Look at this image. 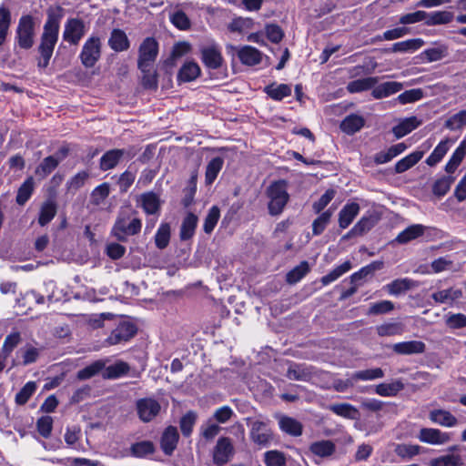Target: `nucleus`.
Returning <instances> with one entry per match:
<instances>
[{"instance_id": "f257e3e1", "label": "nucleus", "mask_w": 466, "mask_h": 466, "mask_svg": "<svg viewBox=\"0 0 466 466\" xmlns=\"http://www.w3.org/2000/svg\"><path fill=\"white\" fill-rule=\"evenodd\" d=\"M63 17V8L58 6L56 10L47 11V19L44 25L43 33L40 38L38 53L40 58L37 66L39 68H46L53 56V52L58 40L60 20Z\"/></svg>"}, {"instance_id": "f03ea898", "label": "nucleus", "mask_w": 466, "mask_h": 466, "mask_svg": "<svg viewBox=\"0 0 466 466\" xmlns=\"http://www.w3.org/2000/svg\"><path fill=\"white\" fill-rule=\"evenodd\" d=\"M132 209H122L119 211L114 226L112 235L121 242H126L131 236L137 235L142 228V221Z\"/></svg>"}, {"instance_id": "7ed1b4c3", "label": "nucleus", "mask_w": 466, "mask_h": 466, "mask_svg": "<svg viewBox=\"0 0 466 466\" xmlns=\"http://www.w3.org/2000/svg\"><path fill=\"white\" fill-rule=\"evenodd\" d=\"M266 195L269 199L268 213L272 216L279 215L289 199L286 180L280 179L271 183L267 188Z\"/></svg>"}, {"instance_id": "20e7f679", "label": "nucleus", "mask_w": 466, "mask_h": 466, "mask_svg": "<svg viewBox=\"0 0 466 466\" xmlns=\"http://www.w3.org/2000/svg\"><path fill=\"white\" fill-rule=\"evenodd\" d=\"M35 20L31 15H23L15 30V41L19 47L30 49L35 43Z\"/></svg>"}, {"instance_id": "39448f33", "label": "nucleus", "mask_w": 466, "mask_h": 466, "mask_svg": "<svg viewBox=\"0 0 466 466\" xmlns=\"http://www.w3.org/2000/svg\"><path fill=\"white\" fill-rule=\"evenodd\" d=\"M102 40L96 35H91L84 43L79 59L86 68L93 67L101 58Z\"/></svg>"}, {"instance_id": "423d86ee", "label": "nucleus", "mask_w": 466, "mask_h": 466, "mask_svg": "<svg viewBox=\"0 0 466 466\" xmlns=\"http://www.w3.org/2000/svg\"><path fill=\"white\" fill-rule=\"evenodd\" d=\"M158 54V43L153 37H147L138 48V69L153 66Z\"/></svg>"}, {"instance_id": "0eeeda50", "label": "nucleus", "mask_w": 466, "mask_h": 466, "mask_svg": "<svg viewBox=\"0 0 466 466\" xmlns=\"http://www.w3.org/2000/svg\"><path fill=\"white\" fill-rule=\"evenodd\" d=\"M136 410L139 420L147 423L158 416L161 411V405L154 398H141L136 401Z\"/></svg>"}, {"instance_id": "6e6552de", "label": "nucleus", "mask_w": 466, "mask_h": 466, "mask_svg": "<svg viewBox=\"0 0 466 466\" xmlns=\"http://www.w3.org/2000/svg\"><path fill=\"white\" fill-rule=\"evenodd\" d=\"M67 154L68 149L66 147H61L54 155L45 157L35 167V176L40 179L46 178L67 157Z\"/></svg>"}, {"instance_id": "1a4fd4ad", "label": "nucleus", "mask_w": 466, "mask_h": 466, "mask_svg": "<svg viewBox=\"0 0 466 466\" xmlns=\"http://www.w3.org/2000/svg\"><path fill=\"white\" fill-rule=\"evenodd\" d=\"M235 453L232 441L228 437H220L213 449V462L217 466L227 464Z\"/></svg>"}, {"instance_id": "9d476101", "label": "nucleus", "mask_w": 466, "mask_h": 466, "mask_svg": "<svg viewBox=\"0 0 466 466\" xmlns=\"http://www.w3.org/2000/svg\"><path fill=\"white\" fill-rule=\"evenodd\" d=\"M250 439L258 445L266 447L272 440V431L267 422L248 419Z\"/></svg>"}, {"instance_id": "9b49d317", "label": "nucleus", "mask_w": 466, "mask_h": 466, "mask_svg": "<svg viewBox=\"0 0 466 466\" xmlns=\"http://www.w3.org/2000/svg\"><path fill=\"white\" fill-rule=\"evenodd\" d=\"M86 35V25L82 19L69 18L65 24L63 39L70 45H77Z\"/></svg>"}, {"instance_id": "f8f14e48", "label": "nucleus", "mask_w": 466, "mask_h": 466, "mask_svg": "<svg viewBox=\"0 0 466 466\" xmlns=\"http://www.w3.org/2000/svg\"><path fill=\"white\" fill-rule=\"evenodd\" d=\"M137 327L129 321L120 322L106 339L109 346L128 341L137 333Z\"/></svg>"}, {"instance_id": "ddd939ff", "label": "nucleus", "mask_w": 466, "mask_h": 466, "mask_svg": "<svg viewBox=\"0 0 466 466\" xmlns=\"http://www.w3.org/2000/svg\"><path fill=\"white\" fill-rule=\"evenodd\" d=\"M418 439L424 443L431 445H443L451 440L450 432L441 431L434 428H422L420 429Z\"/></svg>"}, {"instance_id": "4468645a", "label": "nucleus", "mask_w": 466, "mask_h": 466, "mask_svg": "<svg viewBox=\"0 0 466 466\" xmlns=\"http://www.w3.org/2000/svg\"><path fill=\"white\" fill-rule=\"evenodd\" d=\"M201 59L204 65L211 69L219 68L223 63V57L218 46L215 45L206 46L201 48Z\"/></svg>"}, {"instance_id": "2eb2a0df", "label": "nucleus", "mask_w": 466, "mask_h": 466, "mask_svg": "<svg viewBox=\"0 0 466 466\" xmlns=\"http://www.w3.org/2000/svg\"><path fill=\"white\" fill-rule=\"evenodd\" d=\"M230 47L237 51L238 57L241 63L246 66H256L262 60V53L253 46H244L241 47Z\"/></svg>"}, {"instance_id": "dca6fc26", "label": "nucleus", "mask_w": 466, "mask_h": 466, "mask_svg": "<svg viewBox=\"0 0 466 466\" xmlns=\"http://www.w3.org/2000/svg\"><path fill=\"white\" fill-rule=\"evenodd\" d=\"M141 208L147 215H158L161 208V200L157 194L152 191L143 193L139 197Z\"/></svg>"}, {"instance_id": "f3484780", "label": "nucleus", "mask_w": 466, "mask_h": 466, "mask_svg": "<svg viewBox=\"0 0 466 466\" xmlns=\"http://www.w3.org/2000/svg\"><path fill=\"white\" fill-rule=\"evenodd\" d=\"M178 432L176 427L168 426L161 437V449L166 455H171L178 442Z\"/></svg>"}, {"instance_id": "a211bd4d", "label": "nucleus", "mask_w": 466, "mask_h": 466, "mask_svg": "<svg viewBox=\"0 0 466 466\" xmlns=\"http://www.w3.org/2000/svg\"><path fill=\"white\" fill-rule=\"evenodd\" d=\"M426 345L424 342L420 340H410L395 343L392 346V350L397 354L400 355H411L420 354L425 351Z\"/></svg>"}, {"instance_id": "6ab92c4d", "label": "nucleus", "mask_w": 466, "mask_h": 466, "mask_svg": "<svg viewBox=\"0 0 466 466\" xmlns=\"http://www.w3.org/2000/svg\"><path fill=\"white\" fill-rule=\"evenodd\" d=\"M360 207L356 202L347 203L339 213V226L340 228H348L359 215Z\"/></svg>"}, {"instance_id": "aec40b11", "label": "nucleus", "mask_w": 466, "mask_h": 466, "mask_svg": "<svg viewBox=\"0 0 466 466\" xmlns=\"http://www.w3.org/2000/svg\"><path fill=\"white\" fill-rule=\"evenodd\" d=\"M108 46L115 52H123L129 48L130 42L123 30L113 29L108 39Z\"/></svg>"}, {"instance_id": "412c9836", "label": "nucleus", "mask_w": 466, "mask_h": 466, "mask_svg": "<svg viewBox=\"0 0 466 466\" xmlns=\"http://www.w3.org/2000/svg\"><path fill=\"white\" fill-rule=\"evenodd\" d=\"M403 88V84L395 81L384 82L375 86L372 89V96L376 99L387 97L390 95L400 92Z\"/></svg>"}, {"instance_id": "4be33fe9", "label": "nucleus", "mask_w": 466, "mask_h": 466, "mask_svg": "<svg viewBox=\"0 0 466 466\" xmlns=\"http://www.w3.org/2000/svg\"><path fill=\"white\" fill-rule=\"evenodd\" d=\"M430 420L441 426L451 428L458 424V420L449 410H433L429 414Z\"/></svg>"}, {"instance_id": "5701e85b", "label": "nucleus", "mask_w": 466, "mask_h": 466, "mask_svg": "<svg viewBox=\"0 0 466 466\" xmlns=\"http://www.w3.org/2000/svg\"><path fill=\"white\" fill-rule=\"evenodd\" d=\"M279 426L283 432L293 437L300 436L303 431L301 422L289 416H280L279 419Z\"/></svg>"}, {"instance_id": "b1692460", "label": "nucleus", "mask_w": 466, "mask_h": 466, "mask_svg": "<svg viewBox=\"0 0 466 466\" xmlns=\"http://www.w3.org/2000/svg\"><path fill=\"white\" fill-rule=\"evenodd\" d=\"M421 125V121L417 116H410L402 119L392 128V133L397 138L403 137Z\"/></svg>"}, {"instance_id": "393cba45", "label": "nucleus", "mask_w": 466, "mask_h": 466, "mask_svg": "<svg viewBox=\"0 0 466 466\" xmlns=\"http://www.w3.org/2000/svg\"><path fill=\"white\" fill-rule=\"evenodd\" d=\"M309 451L318 457L326 458L331 456L336 450L335 444L329 440H322L312 442L309 447Z\"/></svg>"}, {"instance_id": "a878e982", "label": "nucleus", "mask_w": 466, "mask_h": 466, "mask_svg": "<svg viewBox=\"0 0 466 466\" xmlns=\"http://www.w3.org/2000/svg\"><path fill=\"white\" fill-rule=\"evenodd\" d=\"M425 229L426 227L421 224H413L400 232L396 238V241L400 244H406L422 236Z\"/></svg>"}, {"instance_id": "bb28decb", "label": "nucleus", "mask_w": 466, "mask_h": 466, "mask_svg": "<svg viewBox=\"0 0 466 466\" xmlns=\"http://www.w3.org/2000/svg\"><path fill=\"white\" fill-rule=\"evenodd\" d=\"M125 154L124 149H111L106 152L100 158V168L104 171L114 168Z\"/></svg>"}, {"instance_id": "cd10ccee", "label": "nucleus", "mask_w": 466, "mask_h": 466, "mask_svg": "<svg viewBox=\"0 0 466 466\" xmlns=\"http://www.w3.org/2000/svg\"><path fill=\"white\" fill-rule=\"evenodd\" d=\"M418 286V283L410 279H398L388 285H386V289L390 295L398 296L402 292L410 290Z\"/></svg>"}, {"instance_id": "c85d7f7f", "label": "nucleus", "mask_w": 466, "mask_h": 466, "mask_svg": "<svg viewBox=\"0 0 466 466\" xmlns=\"http://www.w3.org/2000/svg\"><path fill=\"white\" fill-rule=\"evenodd\" d=\"M462 297V291L459 289H447L432 293L431 298L437 303L452 304Z\"/></svg>"}, {"instance_id": "c756f323", "label": "nucleus", "mask_w": 466, "mask_h": 466, "mask_svg": "<svg viewBox=\"0 0 466 466\" xmlns=\"http://www.w3.org/2000/svg\"><path fill=\"white\" fill-rule=\"evenodd\" d=\"M198 218L193 213H188L182 221L179 237L181 240L190 239L198 226Z\"/></svg>"}, {"instance_id": "7c9ffc66", "label": "nucleus", "mask_w": 466, "mask_h": 466, "mask_svg": "<svg viewBox=\"0 0 466 466\" xmlns=\"http://www.w3.org/2000/svg\"><path fill=\"white\" fill-rule=\"evenodd\" d=\"M129 370L130 367L127 362L118 360L112 365L105 366L102 375L104 379L115 380L127 374Z\"/></svg>"}, {"instance_id": "2f4dec72", "label": "nucleus", "mask_w": 466, "mask_h": 466, "mask_svg": "<svg viewBox=\"0 0 466 466\" xmlns=\"http://www.w3.org/2000/svg\"><path fill=\"white\" fill-rule=\"evenodd\" d=\"M264 92L273 100L280 101L291 95V87L287 84H270L264 88Z\"/></svg>"}, {"instance_id": "473e14b6", "label": "nucleus", "mask_w": 466, "mask_h": 466, "mask_svg": "<svg viewBox=\"0 0 466 466\" xmlns=\"http://www.w3.org/2000/svg\"><path fill=\"white\" fill-rule=\"evenodd\" d=\"M364 123L365 120L362 116L352 114L344 118L340 124V128L344 133L353 135L360 130Z\"/></svg>"}, {"instance_id": "72a5a7b5", "label": "nucleus", "mask_w": 466, "mask_h": 466, "mask_svg": "<svg viewBox=\"0 0 466 466\" xmlns=\"http://www.w3.org/2000/svg\"><path fill=\"white\" fill-rule=\"evenodd\" d=\"M423 45L424 41L420 38L408 39L393 44L390 50L393 53H410L420 49Z\"/></svg>"}, {"instance_id": "f704fd0d", "label": "nucleus", "mask_w": 466, "mask_h": 466, "mask_svg": "<svg viewBox=\"0 0 466 466\" xmlns=\"http://www.w3.org/2000/svg\"><path fill=\"white\" fill-rule=\"evenodd\" d=\"M378 83V77L369 76L350 82L347 90L350 93H359L373 88Z\"/></svg>"}, {"instance_id": "c9c22d12", "label": "nucleus", "mask_w": 466, "mask_h": 466, "mask_svg": "<svg viewBox=\"0 0 466 466\" xmlns=\"http://www.w3.org/2000/svg\"><path fill=\"white\" fill-rule=\"evenodd\" d=\"M430 466H463V459L460 454L448 453L434 459L429 462Z\"/></svg>"}, {"instance_id": "e433bc0d", "label": "nucleus", "mask_w": 466, "mask_h": 466, "mask_svg": "<svg viewBox=\"0 0 466 466\" xmlns=\"http://www.w3.org/2000/svg\"><path fill=\"white\" fill-rule=\"evenodd\" d=\"M200 74V68L195 62H187L183 65L177 74V79L182 82L195 80Z\"/></svg>"}, {"instance_id": "4c0bfd02", "label": "nucleus", "mask_w": 466, "mask_h": 466, "mask_svg": "<svg viewBox=\"0 0 466 466\" xmlns=\"http://www.w3.org/2000/svg\"><path fill=\"white\" fill-rule=\"evenodd\" d=\"M35 188V182L32 177H27L24 183L19 187L15 198L18 205L24 206L31 198Z\"/></svg>"}, {"instance_id": "58836bf2", "label": "nucleus", "mask_w": 466, "mask_h": 466, "mask_svg": "<svg viewBox=\"0 0 466 466\" xmlns=\"http://www.w3.org/2000/svg\"><path fill=\"white\" fill-rule=\"evenodd\" d=\"M57 211L56 204L53 200H47L41 206L38 223L44 227L47 225L56 216Z\"/></svg>"}, {"instance_id": "ea45409f", "label": "nucleus", "mask_w": 466, "mask_h": 466, "mask_svg": "<svg viewBox=\"0 0 466 466\" xmlns=\"http://www.w3.org/2000/svg\"><path fill=\"white\" fill-rule=\"evenodd\" d=\"M223 165L224 159L221 157H216L208 162L205 174L206 184L211 185L215 181Z\"/></svg>"}, {"instance_id": "a19ab883", "label": "nucleus", "mask_w": 466, "mask_h": 466, "mask_svg": "<svg viewBox=\"0 0 466 466\" xmlns=\"http://www.w3.org/2000/svg\"><path fill=\"white\" fill-rule=\"evenodd\" d=\"M404 388L400 380H395L391 383H380L376 386L375 392L382 397L396 396Z\"/></svg>"}, {"instance_id": "79ce46f5", "label": "nucleus", "mask_w": 466, "mask_h": 466, "mask_svg": "<svg viewBox=\"0 0 466 466\" xmlns=\"http://www.w3.org/2000/svg\"><path fill=\"white\" fill-rule=\"evenodd\" d=\"M380 337L401 335L404 332V325L400 322H386L376 327Z\"/></svg>"}, {"instance_id": "37998d69", "label": "nucleus", "mask_w": 466, "mask_h": 466, "mask_svg": "<svg viewBox=\"0 0 466 466\" xmlns=\"http://www.w3.org/2000/svg\"><path fill=\"white\" fill-rule=\"evenodd\" d=\"M423 153L415 151L402 159L399 160L395 165L396 173H403L416 165L422 157Z\"/></svg>"}, {"instance_id": "c03bdc74", "label": "nucleus", "mask_w": 466, "mask_h": 466, "mask_svg": "<svg viewBox=\"0 0 466 466\" xmlns=\"http://www.w3.org/2000/svg\"><path fill=\"white\" fill-rule=\"evenodd\" d=\"M106 366V360H98L91 363L90 365L86 366V368L80 370L76 377L80 380H88L100 371H103V369Z\"/></svg>"}, {"instance_id": "a18cd8bd", "label": "nucleus", "mask_w": 466, "mask_h": 466, "mask_svg": "<svg viewBox=\"0 0 466 466\" xmlns=\"http://www.w3.org/2000/svg\"><path fill=\"white\" fill-rule=\"evenodd\" d=\"M453 19V14L448 11H435L428 14L425 19L427 25H446L451 22Z\"/></svg>"}, {"instance_id": "49530a36", "label": "nucleus", "mask_w": 466, "mask_h": 466, "mask_svg": "<svg viewBox=\"0 0 466 466\" xmlns=\"http://www.w3.org/2000/svg\"><path fill=\"white\" fill-rule=\"evenodd\" d=\"M454 177L451 176L442 177L437 179L432 186V192L435 196L441 198L445 196L450 190Z\"/></svg>"}, {"instance_id": "de8ad7c7", "label": "nucleus", "mask_w": 466, "mask_h": 466, "mask_svg": "<svg viewBox=\"0 0 466 466\" xmlns=\"http://www.w3.org/2000/svg\"><path fill=\"white\" fill-rule=\"evenodd\" d=\"M170 239V226L167 223H162L156 235L155 243L159 249H163L167 247Z\"/></svg>"}, {"instance_id": "09e8293b", "label": "nucleus", "mask_w": 466, "mask_h": 466, "mask_svg": "<svg viewBox=\"0 0 466 466\" xmlns=\"http://www.w3.org/2000/svg\"><path fill=\"white\" fill-rule=\"evenodd\" d=\"M463 144L464 143H462L460 147H457V149L453 152L450 160L446 164L445 171L447 173H453L459 167V165L461 163L466 154V147Z\"/></svg>"}, {"instance_id": "8fccbe9b", "label": "nucleus", "mask_w": 466, "mask_h": 466, "mask_svg": "<svg viewBox=\"0 0 466 466\" xmlns=\"http://www.w3.org/2000/svg\"><path fill=\"white\" fill-rule=\"evenodd\" d=\"M21 334L19 331H14L8 334L2 346V354L8 357L11 352L16 348L21 342Z\"/></svg>"}, {"instance_id": "3c124183", "label": "nucleus", "mask_w": 466, "mask_h": 466, "mask_svg": "<svg viewBox=\"0 0 466 466\" xmlns=\"http://www.w3.org/2000/svg\"><path fill=\"white\" fill-rule=\"evenodd\" d=\"M220 218V210L217 206H213L209 208L203 224V229L205 233L210 234Z\"/></svg>"}, {"instance_id": "603ef678", "label": "nucleus", "mask_w": 466, "mask_h": 466, "mask_svg": "<svg viewBox=\"0 0 466 466\" xmlns=\"http://www.w3.org/2000/svg\"><path fill=\"white\" fill-rule=\"evenodd\" d=\"M448 55V47L445 45L428 48L422 52V56L428 62H436L444 58Z\"/></svg>"}, {"instance_id": "864d4df0", "label": "nucleus", "mask_w": 466, "mask_h": 466, "mask_svg": "<svg viewBox=\"0 0 466 466\" xmlns=\"http://www.w3.org/2000/svg\"><path fill=\"white\" fill-rule=\"evenodd\" d=\"M351 268L350 261H345L341 265L336 267L332 271H330L329 274L323 276L321 278V282L323 285H329L331 282L338 279L340 276L348 272Z\"/></svg>"}, {"instance_id": "5fc2aeb1", "label": "nucleus", "mask_w": 466, "mask_h": 466, "mask_svg": "<svg viewBox=\"0 0 466 466\" xmlns=\"http://www.w3.org/2000/svg\"><path fill=\"white\" fill-rule=\"evenodd\" d=\"M384 377V372L380 368L368 369L353 372V379L359 380H374Z\"/></svg>"}, {"instance_id": "6e6d98bb", "label": "nucleus", "mask_w": 466, "mask_h": 466, "mask_svg": "<svg viewBox=\"0 0 466 466\" xmlns=\"http://www.w3.org/2000/svg\"><path fill=\"white\" fill-rule=\"evenodd\" d=\"M449 150L448 142L441 141L426 159V163L432 167L438 164Z\"/></svg>"}, {"instance_id": "4d7b16f0", "label": "nucleus", "mask_w": 466, "mask_h": 466, "mask_svg": "<svg viewBox=\"0 0 466 466\" xmlns=\"http://www.w3.org/2000/svg\"><path fill=\"white\" fill-rule=\"evenodd\" d=\"M466 126V110L460 112L450 116L444 124V127L450 130H458Z\"/></svg>"}, {"instance_id": "13d9d810", "label": "nucleus", "mask_w": 466, "mask_h": 466, "mask_svg": "<svg viewBox=\"0 0 466 466\" xmlns=\"http://www.w3.org/2000/svg\"><path fill=\"white\" fill-rule=\"evenodd\" d=\"M142 73V85L147 89L157 88V74L153 69V66H147L144 69H139Z\"/></svg>"}, {"instance_id": "bf43d9fd", "label": "nucleus", "mask_w": 466, "mask_h": 466, "mask_svg": "<svg viewBox=\"0 0 466 466\" xmlns=\"http://www.w3.org/2000/svg\"><path fill=\"white\" fill-rule=\"evenodd\" d=\"M332 216V210L328 209L327 211L320 214L312 223L313 235H320L329 223Z\"/></svg>"}, {"instance_id": "052dcab7", "label": "nucleus", "mask_w": 466, "mask_h": 466, "mask_svg": "<svg viewBox=\"0 0 466 466\" xmlns=\"http://www.w3.org/2000/svg\"><path fill=\"white\" fill-rule=\"evenodd\" d=\"M329 410L335 414L348 419H354L358 413L357 409L349 403L333 404Z\"/></svg>"}, {"instance_id": "680f3d73", "label": "nucleus", "mask_w": 466, "mask_h": 466, "mask_svg": "<svg viewBox=\"0 0 466 466\" xmlns=\"http://www.w3.org/2000/svg\"><path fill=\"white\" fill-rule=\"evenodd\" d=\"M309 270L307 261H302L287 274V281L289 284L299 282Z\"/></svg>"}, {"instance_id": "e2e57ef3", "label": "nucleus", "mask_w": 466, "mask_h": 466, "mask_svg": "<svg viewBox=\"0 0 466 466\" xmlns=\"http://www.w3.org/2000/svg\"><path fill=\"white\" fill-rule=\"evenodd\" d=\"M10 24V11L5 7H0V46H2L5 40Z\"/></svg>"}, {"instance_id": "0e129e2a", "label": "nucleus", "mask_w": 466, "mask_h": 466, "mask_svg": "<svg viewBox=\"0 0 466 466\" xmlns=\"http://www.w3.org/2000/svg\"><path fill=\"white\" fill-rule=\"evenodd\" d=\"M131 454L135 457L142 458L148 454H152L155 451L154 445L151 441H144L134 443L131 446Z\"/></svg>"}, {"instance_id": "69168bd1", "label": "nucleus", "mask_w": 466, "mask_h": 466, "mask_svg": "<svg viewBox=\"0 0 466 466\" xmlns=\"http://www.w3.org/2000/svg\"><path fill=\"white\" fill-rule=\"evenodd\" d=\"M19 353L22 357V364L24 366H27L29 364L35 363L37 360L40 355V350L35 347L26 345L19 350Z\"/></svg>"}, {"instance_id": "338daca9", "label": "nucleus", "mask_w": 466, "mask_h": 466, "mask_svg": "<svg viewBox=\"0 0 466 466\" xmlns=\"http://www.w3.org/2000/svg\"><path fill=\"white\" fill-rule=\"evenodd\" d=\"M36 390V383L28 381L15 395V402L19 405L25 404Z\"/></svg>"}, {"instance_id": "774afa93", "label": "nucleus", "mask_w": 466, "mask_h": 466, "mask_svg": "<svg viewBox=\"0 0 466 466\" xmlns=\"http://www.w3.org/2000/svg\"><path fill=\"white\" fill-rule=\"evenodd\" d=\"M264 462L267 466H284L286 464V458L279 451H269L265 453Z\"/></svg>"}]
</instances>
